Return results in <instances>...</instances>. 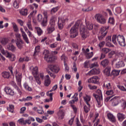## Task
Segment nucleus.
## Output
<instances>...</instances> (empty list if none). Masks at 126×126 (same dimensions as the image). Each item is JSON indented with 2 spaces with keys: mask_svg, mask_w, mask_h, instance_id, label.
Listing matches in <instances>:
<instances>
[{
  "mask_svg": "<svg viewBox=\"0 0 126 126\" xmlns=\"http://www.w3.org/2000/svg\"><path fill=\"white\" fill-rule=\"evenodd\" d=\"M112 42L114 45H118L117 42L119 43V45L122 47H126V41L125 40V37L123 35H118L117 36V35H114L112 36Z\"/></svg>",
  "mask_w": 126,
  "mask_h": 126,
  "instance_id": "nucleus-1",
  "label": "nucleus"
},
{
  "mask_svg": "<svg viewBox=\"0 0 126 126\" xmlns=\"http://www.w3.org/2000/svg\"><path fill=\"white\" fill-rule=\"evenodd\" d=\"M8 69L10 70L12 74H13V71L15 73V77L17 81V83L20 88H22V86L21 85V79H22V73L19 72L17 69H13L12 67L9 66Z\"/></svg>",
  "mask_w": 126,
  "mask_h": 126,
  "instance_id": "nucleus-2",
  "label": "nucleus"
},
{
  "mask_svg": "<svg viewBox=\"0 0 126 126\" xmlns=\"http://www.w3.org/2000/svg\"><path fill=\"white\" fill-rule=\"evenodd\" d=\"M97 94H94L93 96L94 97L97 102V106L98 107H101L103 105V97L102 95V92L100 90L96 91Z\"/></svg>",
  "mask_w": 126,
  "mask_h": 126,
  "instance_id": "nucleus-3",
  "label": "nucleus"
},
{
  "mask_svg": "<svg viewBox=\"0 0 126 126\" xmlns=\"http://www.w3.org/2000/svg\"><path fill=\"white\" fill-rule=\"evenodd\" d=\"M79 21H77L70 30V33L72 38H75V37L78 35V27L79 26Z\"/></svg>",
  "mask_w": 126,
  "mask_h": 126,
  "instance_id": "nucleus-4",
  "label": "nucleus"
},
{
  "mask_svg": "<svg viewBox=\"0 0 126 126\" xmlns=\"http://www.w3.org/2000/svg\"><path fill=\"white\" fill-rule=\"evenodd\" d=\"M55 18L52 17L50 20V25L47 28V33L51 34L55 31Z\"/></svg>",
  "mask_w": 126,
  "mask_h": 126,
  "instance_id": "nucleus-5",
  "label": "nucleus"
},
{
  "mask_svg": "<svg viewBox=\"0 0 126 126\" xmlns=\"http://www.w3.org/2000/svg\"><path fill=\"white\" fill-rule=\"evenodd\" d=\"M109 27H103L101 28L100 31L99 32V35L98 36L99 40H101L108 33V31L107 29H109Z\"/></svg>",
  "mask_w": 126,
  "mask_h": 126,
  "instance_id": "nucleus-6",
  "label": "nucleus"
},
{
  "mask_svg": "<svg viewBox=\"0 0 126 126\" xmlns=\"http://www.w3.org/2000/svg\"><path fill=\"white\" fill-rule=\"evenodd\" d=\"M80 33L83 39H86L87 36L89 35L88 31L85 29V27L83 25H81Z\"/></svg>",
  "mask_w": 126,
  "mask_h": 126,
  "instance_id": "nucleus-7",
  "label": "nucleus"
},
{
  "mask_svg": "<svg viewBox=\"0 0 126 126\" xmlns=\"http://www.w3.org/2000/svg\"><path fill=\"white\" fill-rule=\"evenodd\" d=\"M99 80L100 78H99V77L94 76L87 80V82H88V83H93L94 84H98V83H99Z\"/></svg>",
  "mask_w": 126,
  "mask_h": 126,
  "instance_id": "nucleus-8",
  "label": "nucleus"
},
{
  "mask_svg": "<svg viewBox=\"0 0 126 126\" xmlns=\"http://www.w3.org/2000/svg\"><path fill=\"white\" fill-rule=\"evenodd\" d=\"M95 19L100 24H105L106 23V19H105L104 16L100 14H97L95 15Z\"/></svg>",
  "mask_w": 126,
  "mask_h": 126,
  "instance_id": "nucleus-9",
  "label": "nucleus"
},
{
  "mask_svg": "<svg viewBox=\"0 0 126 126\" xmlns=\"http://www.w3.org/2000/svg\"><path fill=\"white\" fill-rule=\"evenodd\" d=\"M20 30L21 31V33L22 34V37L27 44H30V41H29V38H28V36H27V34L25 32H24V30H23V28H20Z\"/></svg>",
  "mask_w": 126,
  "mask_h": 126,
  "instance_id": "nucleus-10",
  "label": "nucleus"
},
{
  "mask_svg": "<svg viewBox=\"0 0 126 126\" xmlns=\"http://www.w3.org/2000/svg\"><path fill=\"white\" fill-rule=\"evenodd\" d=\"M110 101H111L112 102V105L113 106V107H115L119 105V104L120 103V102H121V99L120 98V97L115 96L113 98H112L110 100Z\"/></svg>",
  "mask_w": 126,
  "mask_h": 126,
  "instance_id": "nucleus-11",
  "label": "nucleus"
},
{
  "mask_svg": "<svg viewBox=\"0 0 126 126\" xmlns=\"http://www.w3.org/2000/svg\"><path fill=\"white\" fill-rule=\"evenodd\" d=\"M48 67L51 71L55 72V73H58L60 71V67L58 65L51 64L48 66Z\"/></svg>",
  "mask_w": 126,
  "mask_h": 126,
  "instance_id": "nucleus-12",
  "label": "nucleus"
},
{
  "mask_svg": "<svg viewBox=\"0 0 126 126\" xmlns=\"http://www.w3.org/2000/svg\"><path fill=\"white\" fill-rule=\"evenodd\" d=\"M16 45L19 50H22L23 49V45H24V42L22 39H16Z\"/></svg>",
  "mask_w": 126,
  "mask_h": 126,
  "instance_id": "nucleus-13",
  "label": "nucleus"
},
{
  "mask_svg": "<svg viewBox=\"0 0 126 126\" xmlns=\"http://www.w3.org/2000/svg\"><path fill=\"white\" fill-rule=\"evenodd\" d=\"M3 55L4 56H5L6 58H8L12 62H13V61H15L16 58L14 54L10 53L7 51Z\"/></svg>",
  "mask_w": 126,
  "mask_h": 126,
  "instance_id": "nucleus-14",
  "label": "nucleus"
},
{
  "mask_svg": "<svg viewBox=\"0 0 126 126\" xmlns=\"http://www.w3.org/2000/svg\"><path fill=\"white\" fill-rule=\"evenodd\" d=\"M43 15L44 16V18L41 23V25L43 27H45V26H47V23H48V13L47 11H44L43 12Z\"/></svg>",
  "mask_w": 126,
  "mask_h": 126,
  "instance_id": "nucleus-15",
  "label": "nucleus"
},
{
  "mask_svg": "<svg viewBox=\"0 0 126 126\" xmlns=\"http://www.w3.org/2000/svg\"><path fill=\"white\" fill-rule=\"evenodd\" d=\"M4 91L5 92L6 94L10 95L11 96H13L15 94L14 91L8 87H5L4 89Z\"/></svg>",
  "mask_w": 126,
  "mask_h": 126,
  "instance_id": "nucleus-16",
  "label": "nucleus"
},
{
  "mask_svg": "<svg viewBox=\"0 0 126 126\" xmlns=\"http://www.w3.org/2000/svg\"><path fill=\"white\" fill-rule=\"evenodd\" d=\"M64 22H65V21L63 18H59L58 19V26L59 29H63V28Z\"/></svg>",
  "mask_w": 126,
  "mask_h": 126,
  "instance_id": "nucleus-17",
  "label": "nucleus"
},
{
  "mask_svg": "<svg viewBox=\"0 0 126 126\" xmlns=\"http://www.w3.org/2000/svg\"><path fill=\"white\" fill-rule=\"evenodd\" d=\"M30 69L31 70L32 74L33 75V76H37V75H38V67L37 66L34 67L31 66L30 67Z\"/></svg>",
  "mask_w": 126,
  "mask_h": 126,
  "instance_id": "nucleus-18",
  "label": "nucleus"
},
{
  "mask_svg": "<svg viewBox=\"0 0 126 126\" xmlns=\"http://www.w3.org/2000/svg\"><path fill=\"white\" fill-rule=\"evenodd\" d=\"M83 99L85 102H86L87 105L90 107V101H91V96H90V95L86 94L83 96Z\"/></svg>",
  "mask_w": 126,
  "mask_h": 126,
  "instance_id": "nucleus-19",
  "label": "nucleus"
},
{
  "mask_svg": "<svg viewBox=\"0 0 126 126\" xmlns=\"http://www.w3.org/2000/svg\"><path fill=\"white\" fill-rule=\"evenodd\" d=\"M44 59L49 63L50 62H54L55 61V57L50 56L49 54H45Z\"/></svg>",
  "mask_w": 126,
  "mask_h": 126,
  "instance_id": "nucleus-20",
  "label": "nucleus"
},
{
  "mask_svg": "<svg viewBox=\"0 0 126 126\" xmlns=\"http://www.w3.org/2000/svg\"><path fill=\"white\" fill-rule=\"evenodd\" d=\"M11 85H12L13 86V87H14V88H15V89H16V90H17V92H18V93L20 94V95H21V94H22V92L21 91V90H20L18 86H17V85H16V83H15V82H14L13 81H11Z\"/></svg>",
  "mask_w": 126,
  "mask_h": 126,
  "instance_id": "nucleus-21",
  "label": "nucleus"
},
{
  "mask_svg": "<svg viewBox=\"0 0 126 126\" xmlns=\"http://www.w3.org/2000/svg\"><path fill=\"white\" fill-rule=\"evenodd\" d=\"M6 48L7 50L11 51V52H12L13 53H14L17 50L16 47H15L12 44H9L8 45H7Z\"/></svg>",
  "mask_w": 126,
  "mask_h": 126,
  "instance_id": "nucleus-22",
  "label": "nucleus"
},
{
  "mask_svg": "<svg viewBox=\"0 0 126 126\" xmlns=\"http://www.w3.org/2000/svg\"><path fill=\"white\" fill-rule=\"evenodd\" d=\"M111 36H107L106 39H105V41L106 42V45L107 46V47H114V45L112 44V43H110V42H111V41H112L111 40Z\"/></svg>",
  "mask_w": 126,
  "mask_h": 126,
  "instance_id": "nucleus-23",
  "label": "nucleus"
},
{
  "mask_svg": "<svg viewBox=\"0 0 126 126\" xmlns=\"http://www.w3.org/2000/svg\"><path fill=\"white\" fill-rule=\"evenodd\" d=\"M64 111L63 110L60 109L58 113V116L59 119L63 120L64 117Z\"/></svg>",
  "mask_w": 126,
  "mask_h": 126,
  "instance_id": "nucleus-24",
  "label": "nucleus"
},
{
  "mask_svg": "<svg viewBox=\"0 0 126 126\" xmlns=\"http://www.w3.org/2000/svg\"><path fill=\"white\" fill-rule=\"evenodd\" d=\"M124 66H125V63L122 61L118 62L115 65L116 68H121V67H124Z\"/></svg>",
  "mask_w": 126,
  "mask_h": 126,
  "instance_id": "nucleus-25",
  "label": "nucleus"
},
{
  "mask_svg": "<svg viewBox=\"0 0 126 126\" xmlns=\"http://www.w3.org/2000/svg\"><path fill=\"white\" fill-rule=\"evenodd\" d=\"M117 118L118 119V121L123 122V121L126 118V116L123 113H119L117 114Z\"/></svg>",
  "mask_w": 126,
  "mask_h": 126,
  "instance_id": "nucleus-26",
  "label": "nucleus"
},
{
  "mask_svg": "<svg viewBox=\"0 0 126 126\" xmlns=\"http://www.w3.org/2000/svg\"><path fill=\"white\" fill-rule=\"evenodd\" d=\"M51 84V79H50V76L49 75H47L45 76L44 85L45 86H49Z\"/></svg>",
  "mask_w": 126,
  "mask_h": 126,
  "instance_id": "nucleus-27",
  "label": "nucleus"
},
{
  "mask_svg": "<svg viewBox=\"0 0 126 126\" xmlns=\"http://www.w3.org/2000/svg\"><path fill=\"white\" fill-rule=\"evenodd\" d=\"M108 119L112 123H115L116 122V118L112 113H108L107 115Z\"/></svg>",
  "mask_w": 126,
  "mask_h": 126,
  "instance_id": "nucleus-28",
  "label": "nucleus"
},
{
  "mask_svg": "<svg viewBox=\"0 0 126 126\" xmlns=\"http://www.w3.org/2000/svg\"><path fill=\"white\" fill-rule=\"evenodd\" d=\"M103 72L106 76H109L111 74V67H107L103 71Z\"/></svg>",
  "mask_w": 126,
  "mask_h": 126,
  "instance_id": "nucleus-29",
  "label": "nucleus"
},
{
  "mask_svg": "<svg viewBox=\"0 0 126 126\" xmlns=\"http://www.w3.org/2000/svg\"><path fill=\"white\" fill-rule=\"evenodd\" d=\"M21 2V0H15L13 3V6L14 8L19 7V3Z\"/></svg>",
  "mask_w": 126,
  "mask_h": 126,
  "instance_id": "nucleus-30",
  "label": "nucleus"
},
{
  "mask_svg": "<svg viewBox=\"0 0 126 126\" xmlns=\"http://www.w3.org/2000/svg\"><path fill=\"white\" fill-rule=\"evenodd\" d=\"M0 42L2 46H5L8 43V38L5 37L2 38Z\"/></svg>",
  "mask_w": 126,
  "mask_h": 126,
  "instance_id": "nucleus-31",
  "label": "nucleus"
},
{
  "mask_svg": "<svg viewBox=\"0 0 126 126\" xmlns=\"http://www.w3.org/2000/svg\"><path fill=\"white\" fill-rule=\"evenodd\" d=\"M12 26V28L14 30V32H19V29H18V26H17V25L16 24V23H15V22H12L11 23Z\"/></svg>",
  "mask_w": 126,
  "mask_h": 126,
  "instance_id": "nucleus-32",
  "label": "nucleus"
},
{
  "mask_svg": "<svg viewBox=\"0 0 126 126\" xmlns=\"http://www.w3.org/2000/svg\"><path fill=\"white\" fill-rule=\"evenodd\" d=\"M35 30L37 32L38 36H41L43 34V30L40 27H35Z\"/></svg>",
  "mask_w": 126,
  "mask_h": 126,
  "instance_id": "nucleus-33",
  "label": "nucleus"
},
{
  "mask_svg": "<svg viewBox=\"0 0 126 126\" xmlns=\"http://www.w3.org/2000/svg\"><path fill=\"white\" fill-rule=\"evenodd\" d=\"M86 25L88 30H92L93 29V24L92 23L86 21Z\"/></svg>",
  "mask_w": 126,
  "mask_h": 126,
  "instance_id": "nucleus-34",
  "label": "nucleus"
},
{
  "mask_svg": "<svg viewBox=\"0 0 126 126\" xmlns=\"http://www.w3.org/2000/svg\"><path fill=\"white\" fill-rule=\"evenodd\" d=\"M75 96H77V94H75L72 97V99H73V98H74L75 100L72 99L70 100L69 101V104H74V103L78 100V98Z\"/></svg>",
  "mask_w": 126,
  "mask_h": 126,
  "instance_id": "nucleus-35",
  "label": "nucleus"
},
{
  "mask_svg": "<svg viewBox=\"0 0 126 126\" xmlns=\"http://www.w3.org/2000/svg\"><path fill=\"white\" fill-rule=\"evenodd\" d=\"M103 86L106 89H111L112 88L111 83L108 82H105L103 84Z\"/></svg>",
  "mask_w": 126,
  "mask_h": 126,
  "instance_id": "nucleus-36",
  "label": "nucleus"
},
{
  "mask_svg": "<svg viewBox=\"0 0 126 126\" xmlns=\"http://www.w3.org/2000/svg\"><path fill=\"white\" fill-rule=\"evenodd\" d=\"M36 19L38 22H41V24L42 25V22H43L44 18H43V16L41 14H39L37 15Z\"/></svg>",
  "mask_w": 126,
  "mask_h": 126,
  "instance_id": "nucleus-37",
  "label": "nucleus"
},
{
  "mask_svg": "<svg viewBox=\"0 0 126 126\" xmlns=\"http://www.w3.org/2000/svg\"><path fill=\"white\" fill-rule=\"evenodd\" d=\"M35 82L38 85H41L42 82H41V79L38 76V75L34 76Z\"/></svg>",
  "mask_w": 126,
  "mask_h": 126,
  "instance_id": "nucleus-38",
  "label": "nucleus"
},
{
  "mask_svg": "<svg viewBox=\"0 0 126 126\" xmlns=\"http://www.w3.org/2000/svg\"><path fill=\"white\" fill-rule=\"evenodd\" d=\"M101 64L103 67L107 66V65H108V64H109V60H108L107 59H105V60L101 61Z\"/></svg>",
  "mask_w": 126,
  "mask_h": 126,
  "instance_id": "nucleus-39",
  "label": "nucleus"
},
{
  "mask_svg": "<svg viewBox=\"0 0 126 126\" xmlns=\"http://www.w3.org/2000/svg\"><path fill=\"white\" fill-rule=\"evenodd\" d=\"M2 76L4 78H9V76H10V74H9V72H3L2 73Z\"/></svg>",
  "mask_w": 126,
  "mask_h": 126,
  "instance_id": "nucleus-40",
  "label": "nucleus"
},
{
  "mask_svg": "<svg viewBox=\"0 0 126 126\" xmlns=\"http://www.w3.org/2000/svg\"><path fill=\"white\" fill-rule=\"evenodd\" d=\"M24 88L27 91H32V88L30 87L27 83H25L23 85Z\"/></svg>",
  "mask_w": 126,
  "mask_h": 126,
  "instance_id": "nucleus-41",
  "label": "nucleus"
},
{
  "mask_svg": "<svg viewBox=\"0 0 126 126\" xmlns=\"http://www.w3.org/2000/svg\"><path fill=\"white\" fill-rule=\"evenodd\" d=\"M27 26L29 30H31V31H33V28H32V24H31V20H29L28 22L27 23Z\"/></svg>",
  "mask_w": 126,
  "mask_h": 126,
  "instance_id": "nucleus-42",
  "label": "nucleus"
},
{
  "mask_svg": "<svg viewBox=\"0 0 126 126\" xmlns=\"http://www.w3.org/2000/svg\"><path fill=\"white\" fill-rule=\"evenodd\" d=\"M61 60L64 63H66L67 62V57L65 56L64 54H63L61 57Z\"/></svg>",
  "mask_w": 126,
  "mask_h": 126,
  "instance_id": "nucleus-43",
  "label": "nucleus"
},
{
  "mask_svg": "<svg viewBox=\"0 0 126 126\" xmlns=\"http://www.w3.org/2000/svg\"><path fill=\"white\" fill-rule=\"evenodd\" d=\"M17 124L19 125H21L22 126H25V121L24 119L21 118L17 121Z\"/></svg>",
  "mask_w": 126,
  "mask_h": 126,
  "instance_id": "nucleus-44",
  "label": "nucleus"
},
{
  "mask_svg": "<svg viewBox=\"0 0 126 126\" xmlns=\"http://www.w3.org/2000/svg\"><path fill=\"white\" fill-rule=\"evenodd\" d=\"M7 111L10 112L11 113H13L14 110V106L13 105H9V107L7 108Z\"/></svg>",
  "mask_w": 126,
  "mask_h": 126,
  "instance_id": "nucleus-45",
  "label": "nucleus"
},
{
  "mask_svg": "<svg viewBox=\"0 0 126 126\" xmlns=\"http://www.w3.org/2000/svg\"><path fill=\"white\" fill-rule=\"evenodd\" d=\"M120 70H113L111 73L112 74V75H114V76H118V75H119V74H120Z\"/></svg>",
  "mask_w": 126,
  "mask_h": 126,
  "instance_id": "nucleus-46",
  "label": "nucleus"
},
{
  "mask_svg": "<svg viewBox=\"0 0 126 126\" xmlns=\"http://www.w3.org/2000/svg\"><path fill=\"white\" fill-rule=\"evenodd\" d=\"M88 87L90 90H96L97 88V86L92 85L91 84H89Z\"/></svg>",
  "mask_w": 126,
  "mask_h": 126,
  "instance_id": "nucleus-47",
  "label": "nucleus"
},
{
  "mask_svg": "<svg viewBox=\"0 0 126 126\" xmlns=\"http://www.w3.org/2000/svg\"><path fill=\"white\" fill-rule=\"evenodd\" d=\"M59 9H60V6H58L53 8L51 10V11L52 13H55L57 12V11H58V10H59Z\"/></svg>",
  "mask_w": 126,
  "mask_h": 126,
  "instance_id": "nucleus-48",
  "label": "nucleus"
},
{
  "mask_svg": "<svg viewBox=\"0 0 126 126\" xmlns=\"http://www.w3.org/2000/svg\"><path fill=\"white\" fill-rule=\"evenodd\" d=\"M85 55L87 59H91V58L93 57V52H92L90 53L86 52V54Z\"/></svg>",
  "mask_w": 126,
  "mask_h": 126,
  "instance_id": "nucleus-49",
  "label": "nucleus"
},
{
  "mask_svg": "<svg viewBox=\"0 0 126 126\" xmlns=\"http://www.w3.org/2000/svg\"><path fill=\"white\" fill-rule=\"evenodd\" d=\"M99 66V64H98V63L95 62L94 63H92L90 65V68H93V67H98Z\"/></svg>",
  "mask_w": 126,
  "mask_h": 126,
  "instance_id": "nucleus-50",
  "label": "nucleus"
},
{
  "mask_svg": "<svg viewBox=\"0 0 126 126\" xmlns=\"http://www.w3.org/2000/svg\"><path fill=\"white\" fill-rule=\"evenodd\" d=\"M95 71H94V69L91 70L89 71L88 73L86 74V75H89L90 76H92V75H95Z\"/></svg>",
  "mask_w": 126,
  "mask_h": 126,
  "instance_id": "nucleus-51",
  "label": "nucleus"
},
{
  "mask_svg": "<svg viewBox=\"0 0 126 126\" xmlns=\"http://www.w3.org/2000/svg\"><path fill=\"white\" fill-rule=\"evenodd\" d=\"M20 13L22 15H27V9H23L20 11Z\"/></svg>",
  "mask_w": 126,
  "mask_h": 126,
  "instance_id": "nucleus-52",
  "label": "nucleus"
},
{
  "mask_svg": "<svg viewBox=\"0 0 126 126\" xmlns=\"http://www.w3.org/2000/svg\"><path fill=\"white\" fill-rule=\"evenodd\" d=\"M108 23L110 24H115V19L114 18V17H110L109 18Z\"/></svg>",
  "mask_w": 126,
  "mask_h": 126,
  "instance_id": "nucleus-53",
  "label": "nucleus"
},
{
  "mask_svg": "<svg viewBox=\"0 0 126 126\" xmlns=\"http://www.w3.org/2000/svg\"><path fill=\"white\" fill-rule=\"evenodd\" d=\"M39 52H40V46H37L35 48L34 56H36V55H37V53H39Z\"/></svg>",
  "mask_w": 126,
  "mask_h": 126,
  "instance_id": "nucleus-54",
  "label": "nucleus"
},
{
  "mask_svg": "<svg viewBox=\"0 0 126 126\" xmlns=\"http://www.w3.org/2000/svg\"><path fill=\"white\" fill-rule=\"evenodd\" d=\"M106 95H108V96H109L110 95H113V96H114V91H113V90L107 91L106 92Z\"/></svg>",
  "mask_w": 126,
  "mask_h": 126,
  "instance_id": "nucleus-55",
  "label": "nucleus"
},
{
  "mask_svg": "<svg viewBox=\"0 0 126 126\" xmlns=\"http://www.w3.org/2000/svg\"><path fill=\"white\" fill-rule=\"evenodd\" d=\"M55 111L53 110H48L46 112L47 115L46 117H49V115H54Z\"/></svg>",
  "mask_w": 126,
  "mask_h": 126,
  "instance_id": "nucleus-56",
  "label": "nucleus"
},
{
  "mask_svg": "<svg viewBox=\"0 0 126 126\" xmlns=\"http://www.w3.org/2000/svg\"><path fill=\"white\" fill-rule=\"evenodd\" d=\"M50 93V92H48L46 94L47 95V96H48L49 97H50V101H53V95L54 94V93H51L50 94H49Z\"/></svg>",
  "mask_w": 126,
  "mask_h": 126,
  "instance_id": "nucleus-57",
  "label": "nucleus"
},
{
  "mask_svg": "<svg viewBox=\"0 0 126 126\" xmlns=\"http://www.w3.org/2000/svg\"><path fill=\"white\" fill-rule=\"evenodd\" d=\"M115 12L118 14L122 13V8L121 7H117L115 8Z\"/></svg>",
  "mask_w": 126,
  "mask_h": 126,
  "instance_id": "nucleus-58",
  "label": "nucleus"
},
{
  "mask_svg": "<svg viewBox=\"0 0 126 126\" xmlns=\"http://www.w3.org/2000/svg\"><path fill=\"white\" fill-rule=\"evenodd\" d=\"M58 43L57 42H55L54 43L51 44L49 45V47L51 49H54L55 48H56V47L58 46Z\"/></svg>",
  "mask_w": 126,
  "mask_h": 126,
  "instance_id": "nucleus-59",
  "label": "nucleus"
},
{
  "mask_svg": "<svg viewBox=\"0 0 126 126\" xmlns=\"http://www.w3.org/2000/svg\"><path fill=\"white\" fill-rule=\"evenodd\" d=\"M36 112L39 115H43L44 114V110H43V108L42 107H40V109H37Z\"/></svg>",
  "mask_w": 126,
  "mask_h": 126,
  "instance_id": "nucleus-60",
  "label": "nucleus"
},
{
  "mask_svg": "<svg viewBox=\"0 0 126 126\" xmlns=\"http://www.w3.org/2000/svg\"><path fill=\"white\" fill-rule=\"evenodd\" d=\"M111 51V49L107 48H104L102 49V52L104 54H108L109 52Z\"/></svg>",
  "mask_w": 126,
  "mask_h": 126,
  "instance_id": "nucleus-61",
  "label": "nucleus"
},
{
  "mask_svg": "<svg viewBox=\"0 0 126 126\" xmlns=\"http://www.w3.org/2000/svg\"><path fill=\"white\" fill-rule=\"evenodd\" d=\"M84 109L85 113H88L90 111V106L85 105L84 107Z\"/></svg>",
  "mask_w": 126,
  "mask_h": 126,
  "instance_id": "nucleus-62",
  "label": "nucleus"
},
{
  "mask_svg": "<svg viewBox=\"0 0 126 126\" xmlns=\"http://www.w3.org/2000/svg\"><path fill=\"white\" fill-rule=\"evenodd\" d=\"M15 36L16 39H18L19 40H20V39H21V34H20V33H18V32H16L15 34Z\"/></svg>",
  "mask_w": 126,
  "mask_h": 126,
  "instance_id": "nucleus-63",
  "label": "nucleus"
},
{
  "mask_svg": "<svg viewBox=\"0 0 126 126\" xmlns=\"http://www.w3.org/2000/svg\"><path fill=\"white\" fill-rule=\"evenodd\" d=\"M118 87L120 90H121V91H124L126 92V89L125 88V87L123 86H118Z\"/></svg>",
  "mask_w": 126,
  "mask_h": 126,
  "instance_id": "nucleus-64",
  "label": "nucleus"
}]
</instances>
